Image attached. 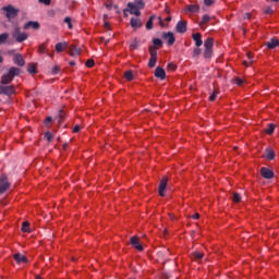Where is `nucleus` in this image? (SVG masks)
Masks as SVG:
<instances>
[{
	"instance_id": "nucleus-39",
	"label": "nucleus",
	"mask_w": 279,
	"mask_h": 279,
	"mask_svg": "<svg viewBox=\"0 0 279 279\" xmlns=\"http://www.w3.org/2000/svg\"><path fill=\"white\" fill-rule=\"evenodd\" d=\"M38 51L40 53H47V46L45 44L40 45Z\"/></svg>"
},
{
	"instance_id": "nucleus-23",
	"label": "nucleus",
	"mask_w": 279,
	"mask_h": 279,
	"mask_svg": "<svg viewBox=\"0 0 279 279\" xmlns=\"http://www.w3.org/2000/svg\"><path fill=\"white\" fill-rule=\"evenodd\" d=\"M186 10H187V12H192V13L199 12V5L198 4H190V5H187Z\"/></svg>"
},
{
	"instance_id": "nucleus-11",
	"label": "nucleus",
	"mask_w": 279,
	"mask_h": 279,
	"mask_svg": "<svg viewBox=\"0 0 279 279\" xmlns=\"http://www.w3.org/2000/svg\"><path fill=\"white\" fill-rule=\"evenodd\" d=\"M167 177H163L159 183V195L160 197H165V191H167Z\"/></svg>"
},
{
	"instance_id": "nucleus-6",
	"label": "nucleus",
	"mask_w": 279,
	"mask_h": 279,
	"mask_svg": "<svg viewBox=\"0 0 279 279\" xmlns=\"http://www.w3.org/2000/svg\"><path fill=\"white\" fill-rule=\"evenodd\" d=\"M128 8L129 10H124V14L125 12H130V14H134V16H141V9H137L136 4L129 2Z\"/></svg>"
},
{
	"instance_id": "nucleus-42",
	"label": "nucleus",
	"mask_w": 279,
	"mask_h": 279,
	"mask_svg": "<svg viewBox=\"0 0 279 279\" xmlns=\"http://www.w3.org/2000/svg\"><path fill=\"white\" fill-rule=\"evenodd\" d=\"M59 71H60V68H59L58 65H54V66L52 68L51 73H52V75H58Z\"/></svg>"
},
{
	"instance_id": "nucleus-14",
	"label": "nucleus",
	"mask_w": 279,
	"mask_h": 279,
	"mask_svg": "<svg viewBox=\"0 0 279 279\" xmlns=\"http://www.w3.org/2000/svg\"><path fill=\"white\" fill-rule=\"evenodd\" d=\"M131 27H133V29H138V28L143 27V23L141 22V19L132 17L131 19Z\"/></svg>"
},
{
	"instance_id": "nucleus-50",
	"label": "nucleus",
	"mask_w": 279,
	"mask_h": 279,
	"mask_svg": "<svg viewBox=\"0 0 279 279\" xmlns=\"http://www.w3.org/2000/svg\"><path fill=\"white\" fill-rule=\"evenodd\" d=\"M244 19L251 20L252 19V14L251 13H245Z\"/></svg>"
},
{
	"instance_id": "nucleus-2",
	"label": "nucleus",
	"mask_w": 279,
	"mask_h": 279,
	"mask_svg": "<svg viewBox=\"0 0 279 279\" xmlns=\"http://www.w3.org/2000/svg\"><path fill=\"white\" fill-rule=\"evenodd\" d=\"M148 51L150 53V59L148 61L149 69H154L156 66V62H158V48L149 47Z\"/></svg>"
},
{
	"instance_id": "nucleus-47",
	"label": "nucleus",
	"mask_w": 279,
	"mask_h": 279,
	"mask_svg": "<svg viewBox=\"0 0 279 279\" xmlns=\"http://www.w3.org/2000/svg\"><path fill=\"white\" fill-rule=\"evenodd\" d=\"M160 27H165V22L162 21V17H158Z\"/></svg>"
},
{
	"instance_id": "nucleus-41",
	"label": "nucleus",
	"mask_w": 279,
	"mask_h": 279,
	"mask_svg": "<svg viewBox=\"0 0 279 279\" xmlns=\"http://www.w3.org/2000/svg\"><path fill=\"white\" fill-rule=\"evenodd\" d=\"M28 73H36V65L35 64H29L28 65Z\"/></svg>"
},
{
	"instance_id": "nucleus-25",
	"label": "nucleus",
	"mask_w": 279,
	"mask_h": 279,
	"mask_svg": "<svg viewBox=\"0 0 279 279\" xmlns=\"http://www.w3.org/2000/svg\"><path fill=\"white\" fill-rule=\"evenodd\" d=\"M156 19V15H153L149 17V20L146 23V29H154V20Z\"/></svg>"
},
{
	"instance_id": "nucleus-57",
	"label": "nucleus",
	"mask_w": 279,
	"mask_h": 279,
	"mask_svg": "<svg viewBox=\"0 0 279 279\" xmlns=\"http://www.w3.org/2000/svg\"><path fill=\"white\" fill-rule=\"evenodd\" d=\"M246 56H247V58L251 59L252 58V52H247Z\"/></svg>"
},
{
	"instance_id": "nucleus-36",
	"label": "nucleus",
	"mask_w": 279,
	"mask_h": 279,
	"mask_svg": "<svg viewBox=\"0 0 279 279\" xmlns=\"http://www.w3.org/2000/svg\"><path fill=\"white\" fill-rule=\"evenodd\" d=\"M85 66H87V69H93V66H95V60L89 59L86 61Z\"/></svg>"
},
{
	"instance_id": "nucleus-24",
	"label": "nucleus",
	"mask_w": 279,
	"mask_h": 279,
	"mask_svg": "<svg viewBox=\"0 0 279 279\" xmlns=\"http://www.w3.org/2000/svg\"><path fill=\"white\" fill-rule=\"evenodd\" d=\"M137 10H143L145 8V2L143 0H135L132 2Z\"/></svg>"
},
{
	"instance_id": "nucleus-7",
	"label": "nucleus",
	"mask_w": 279,
	"mask_h": 279,
	"mask_svg": "<svg viewBox=\"0 0 279 279\" xmlns=\"http://www.w3.org/2000/svg\"><path fill=\"white\" fill-rule=\"evenodd\" d=\"M131 245L137 250V252H143V244L141 243V239L138 236L134 235L131 236Z\"/></svg>"
},
{
	"instance_id": "nucleus-28",
	"label": "nucleus",
	"mask_w": 279,
	"mask_h": 279,
	"mask_svg": "<svg viewBox=\"0 0 279 279\" xmlns=\"http://www.w3.org/2000/svg\"><path fill=\"white\" fill-rule=\"evenodd\" d=\"M10 38V35L8 33H3L0 35V45H5L8 43V39Z\"/></svg>"
},
{
	"instance_id": "nucleus-17",
	"label": "nucleus",
	"mask_w": 279,
	"mask_h": 279,
	"mask_svg": "<svg viewBox=\"0 0 279 279\" xmlns=\"http://www.w3.org/2000/svg\"><path fill=\"white\" fill-rule=\"evenodd\" d=\"M14 260H16V263L21 264V263H27V257H25V255L23 254H19L16 253L14 256H13Z\"/></svg>"
},
{
	"instance_id": "nucleus-26",
	"label": "nucleus",
	"mask_w": 279,
	"mask_h": 279,
	"mask_svg": "<svg viewBox=\"0 0 279 279\" xmlns=\"http://www.w3.org/2000/svg\"><path fill=\"white\" fill-rule=\"evenodd\" d=\"M153 45L150 47H156V49H160V47H162V40L160 38H154L153 39Z\"/></svg>"
},
{
	"instance_id": "nucleus-19",
	"label": "nucleus",
	"mask_w": 279,
	"mask_h": 279,
	"mask_svg": "<svg viewBox=\"0 0 279 279\" xmlns=\"http://www.w3.org/2000/svg\"><path fill=\"white\" fill-rule=\"evenodd\" d=\"M32 27L33 29H38L40 27V24L38 22H27L24 25V29H29Z\"/></svg>"
},
{
	"instance_id": "nucleus-37",
	"label": "nucleus",
	"mask_w": 279,
	"mask_h": 279,
	"mask_svg": "<svg viewBox=\"0 0 279 279\" xmlns=\"http://www.w3.org/2000/svg\"><path fill=\"white\" fill-rule=\"evenodd\" d=\"M45 138H47L48 143H51V141H53V134H51V132H46Z\"/></svg>"
},
{
	"instance_id": "nucleus-56",
	"label": "nucleus",
	"mask_w": 279,
	"mask_h": 279,
	"mask_svg": "<svg viewBox=\"0 0 279 279\" xmlns=\"http://www.w3.org/2000/svg\"><path fill=\"white\" fill-rule=\"evenodd\" d=\"M266 14H271V9L266 10Z\"/></svg>"
},
{
	"instance_id": "nucleus-18",
	"label": "nucleus",
	"mask_w": 279,
	"mask_h": 279,
	"mask_svg": "<svg viewBox=\"0 0 279 279\" xmlns=\"http://www.w3.org/2000/svg\"><path fill=\"white\" fill-rule=\"evenodd\" d=\"M207 23H210V15L205 14V15H203V19L199 23V27H202V29H204L206 27Z\"/></svg>"
},
{
	"instance_id": "nucleus-49",
	"label": "nucleus",
	"mask_w": 279,
	"mask_h": 279,
	"mask_svg": "<svg viewBox=\"0 0 279 279\" xmlns=\"http://www.w3.org/2000/svg\"><path fill=\"white\" fill-rule=\"evenodd\" d=\"M202 53V50L201 49H195L194 50V56H199Z\"/></svg>"
},
{
	"instance_id": "nucleus-45",
	"label": "nucleus",
	"mask_w": 279,
	"mask_h": 279,
	"mask_svg": "<svg viewBox=\"0 0 279 279\" xmlns=\"http://www.w3.org/2000/svg\"><path fill=\"white\" fill-rule=\"evenodd\" d=\"M51 121H53L52 118H51V117H48V118H46V120L44 121V123H45V125H49V123H51Z\"/></svg>"
},
{
	"instance_id": "nucleus-8",
	"label": "nucleus",
	"mask_w": 279,
	"mask_h": 279,
	"mask_svg": "<svg viewBox=\"0 0 279 279\" xmlns=\"http://www.w3.org/2000/svg\"><path fill=\"white\" fill-rule=\"evenodd\" d=\"M15 93L14 86H0V95H14Z\"/></svg>"
},
{
	"instance_id": "nucleus-44",
	"label": "nucleus",
	"mask_w": 279,
	"mask_h": 279,
	"mask_svg": "<svg viewBox=\"0 0 279 279\" xmlns=\"http://www.w3.org/2000/svg\"><path fill=\"white\" fill-rule=\"evenodd\" d=\"M243 78H235V84L238 85V86H242V84H243Z\"/></svg>"
},
{
	"instance_id": "nucleus-61",
	"label": "nucleus",
	"mask_w": 279,
	"mask_h": 279,
	"mask_svg": "<svg viewBox=\"0 0 279 279\" xmlns=\"http://www.w3.org/2000/svg\"><path fill=\"white\" fill-rule=\"evenodd\" d=\"M166 12L169 14V11H167V9H166Z\"/></svg>"
},
{
	"instance_id": "nucleus-5",
	"label": "nucleus",
	"mask_w": 279,
	"mask_h": 279,
	"mask_svg": "<svg viewBox=\"0 0 279 279\" xmlns=\"http://www.w3.org/2000/svg\"><path fill=\"white\" fill-rule=\"evenodd\" d=\"M13 38H15L16 43H23L27 40L28 36L26 33H22L19 28H16L13 33Z\"/></svg>"
},
{
	"instance_id": "nucleus-46",
	"label": "nucleus",
	"mask_w": 279,
	"mask_h": 279,
	"mask_svg": "<svg viewBox=\"0 0 279 279\" xmlns=\"http://www.w3.org/2000/svg\"><path fill=\"white\" fill-rule=\"evenodd\" d=\"M205 5H213L215 3V0H204Z\"/></svg>"
},
{
	"instance_id": "nucleus-38",
	"label": "nucleus",
	"mask_w": 279,
	"mask_h": 279,
	"mask_svg": "<svg viewBox=\"0 0 279 279\" xmlns=\"http://www.w3.org/2000/svg\"><path fill=\"white\" fill-rule=\"evenodd\" d=\"M194 258L196 260H202V258H204V253L195 252L194 253Z\"/></svg>"
},
{
	"instance_id": "nucleus-54",
	"label": "nucleus",
	"mask_w": 279,
	"mask_h": 279,
	"mask_svg": "<svg viewBox=\"0 0 279 279\" xmlns=\"http://www.w3.org/2000/svg\"><path fill=\"white\" fill-rule=\"evenodd\" d=\"M167 23L171 22V16L166 17Z\"/></svg>"
},
{
	"instance_id": "nucleus-21",
	"label": "nucleus",
	"mask_w": 279,
	"mask_h": 279,
	"mask_svg": "<svg viewBox=\"0 0 279 279\" xmlns=\"http://www.w3.org/2000/svg\"><path fill=\"white\" fill-rule=\"evenodd\" d=\"M81 51L80 48H77V46L75 45H71L70 46V56L75 57V56H80Z\"/></svg>"
},
{
	"instance_id": "nucleus-59",
	"label": "nucleus",
	"mask_w": 279,
	"mask_h": 279,
	"mask_svg": "<svg viewBox=\"0 0 279 279\" xmlns=\"http://www.w3.org/2000/svg\"><path fill=\"white\" fill-rule=\"evenodd\" d=\"M272 2H275V3H278L279 2V0H271Z\"/></svg>"
},
{
	"instance_id": "nucleus-32",
	"label": "nucleus",
	"mask_w": 279,
	"mask_h": 279,
	"mask_svg": "<svg viewBox=\"0 0 279 279\" xmlns=\"http://www.w3.org/2000/svg\"><path fill=\"white\" fill-rule=\"evenodd\" d=\"M204 58H213V48H205Z\"/></svg>"
},
{
	"instance_id": "nucleus-16",
	"label": "nucleus",
	"mask_w": 279,
	"mask_h": 279,
	"mask_svg": "<svg viewBox=\"0 0 279 279\" xmlns=\"http://www.w3.org/2000/svg\"><path fill=\"white\" fill-rule=\"evenodd\" d=\"M177 32H178V34H184L186 32V22H184V21L178 22Z\"/></svg>"
},
{
	"instance_id": "nucleus-30",
	"label": "nucleus",
	"mask_w": 279,
	"mask_h": 279,
	"mask_svg": "<svg viewBox=\"0 0 279 279\" xmlns=\"http://www.w3.org/2000/svg\"><path fill=\"white\" fill-rule=\"evenodd\" d=\"M275 130H276V125L269 124L268 128L265 130V133L271 135L274 134Z\"/></svg>"
},
{
	"instance_id": "nucleus-13",
	"label": "nucleus",
	"mask_w": 279,
	"mask_h": 279,
	"mask_svg": "<svg viewBox=\"0 0 279 279\" xmlns=\"http://www.w3.org/2000/svg\"><path fill=\"white\" fill-rule=\"evenodd\" d=\"M192 38H193L196 47H202V45H204V41L202 40V34L201 33L192 34Z\"/></svg>"
},
{
	"instance_id": "nucleus-31",
	"label": "nucleus",
	"mask_w": 279,
	"mask_h": 279,
	"mask_svg": "<svg viewBox=\"0 0 279 279\" xmlns=\"http://www.w3.org/2000/svg\"><path fill=\"white\" fill-rule=\"evenodd\" d=\"M266 158H267L268 160H274V158H276V154L274 153V150L268 149V150L266 151Z\"/></svg>"
},
{
	"instance_id": "nucleus-20",
	"label": "nucleus",
	"mask_w": 279,
	"mask_h": 279,
	"mask_svg": "<svg viewBox=\"0 0 279 279\" xmlns=\"http://www.w3.org/2000/svg\"><path fill=\"white\" fill-rule=\"evenodd\" d=\"M14 63L17 64L19 66H25V60L23 59V56L16 54L14 57Z\"/></svg>"
},
{
	"instance_id": "nucleus-33",
	"label": "nucleus",
	"mask_w": 279,
	"mask_h": 279,
	"mask_svg": "<svg viewBox=\"0 0 279 279\" xmlns=\"http://www.w3.org/2000/svg\"><path fill=\"white\" fill-rule=\"evenodd\" d=\"M22 232H29V222L24 221L22 223Z\"/></svg>"
},
{
	"instance_id": "nucleus-40",
	"label": "nucleus",
	"mask_w": 279,
	"mask_h": 279,
	"mask_svg": "<svg viewBox=\"0 0 279 279\" xmlns=\"http://www.w3.org/2000/svg\"><path fill=\"white\" fill-rule=\"evenodd\" d=\"M219 95L218 92H214L210 96H209V101H215V99H217V96Z\"/></svg>"
},
{
	"instance_id": "nucleus-12",
	"label": "nucleus",
	"mask_w": 279,
	"mask_h": 279,
	"mask_svg": "<svg viewBox=\"0 0 279 279\" xmlns=\"http://www.w3.org/2000/svg\"><path fill=\"white\" fill-rule=\"evenodd\" d=\"M163 38L167 40L169 47L175 44V36L171 32L163 33Z\"/></svg>"
},
{
	"instance_id": "nucleus-1",
	"label": "nucleus",
	"mask_w": 279,
	"mask_h": 279,
	"mask_svg": "<svg viewBox=\"0 0 279 279\" xmlns=\"http://www.w3.org/2000/svg\"><path fill=\"white\" fill-rule=\"evenodd\" d=\"M16 75H21V69L11 68L9 72L2 76L1 84H10Z\"/></svg>"
},
{
	"instance_id": "nucleus-48",
	"label": "nucleus",
	"mask_w": 279,
	"mask_h": 279,
	"mask_svg": "<svg viewBox=\"0 0 279 279\" xmlns=\"http://www.w3.org/2000/svg\"><path fill=\"white\" fill-rule=\"evenodd\" d=\"M80 130H81L80 125L76 124V125L74 126V129H73V132H74V133H77V132H80Z\"/></svg>"
},
{
	"instance_id": "nucleus-29",
	"label": "nucleus",
	"mask_w": 279,
	"mask_h": 279,
	"mask_svg": "<svg viewBox=\"0 0 279 279\" xmlns=\"http://www.w3.org/2000/svg\"><path fill=\"white\" fill-rule=\"evenodd\" d=\"M214 46V39L213 38H207L204 43L205 49H213Z\"/></svg>"
},
{
	"instance_id": "nucleus-34",
	"label": "nucleus",
	"mask_w": 279,
	"mask_h": 279,
	"mask_svg": "<svg viewBox=\"0 0 279 279\" xmlns=\"http://www.w3.org/2000/svg\"><path fill=\"white\" fill-rule=\"evenodd\" d=\"M64 23L68 25L69 29H73V23H72L71 17H69V16L65 17Z\"/></svg>"
},
{
	"instance_id": "nucleus-43",
	"label": "nucleus",
	"mask_w": 279,
	"mask_h": 279,
	"mask_svg": "<svg viewBox=\"0 0 279 279\" xmlns=\"http://www.w3.org/2000/svg\"><path fill=\"white\" fill-rule=\"evenodd\" d=\"M39 3H44V5H51V0H38Z\"/></svg>"
},
{
	"instance_id": "nucleus-55",
	"label": "nucleus",
	"mask_w": 279,
	"mask_h": 279,
	"mask_svg": "<svg viewBox=\"0 0 279 279\" xmlns=\"http://www.w3.org/2000/svg\"><path fill=\"white\" fill-rule=\"evenodd\" d=\"M244 66H250V63L247 61L243 62Z\"/></svg>"
},
{
	"instance_id": "nucleus-51",
	"label": "nucleus",
	"mask_w": 279,
	"mask_h": 279,
	"mask_svg": "<svg viewBox=\"0 0 279 279\" xmlns=\"http://www.w3.org/2000/svg\"><path fill=\"white\" fill-rule=\"evenodd\" d=\"M168 66H169V69H173V71H175V64L169 63Z\"/></svg>"
},
{
	"instance_id": "nucleus-35",
	"label": "nucleus",
	"mask_w": 279,
	"mask_h": 279,
	"mask_svg": "<svg viewBox=\"0 0 279 279\" xmlns=\"http://www.w3.org/2000/svg\"><path fill=\"white\" fill-rule=\"evenodd\" d=\"M232 199H233L234 204L241 203V194L234 193Z\"/></svg>"
},
{
	"instance_id": "nucleus-22",
	"label": "nucleus",
	"mask_w": 279,
	"mask_h": 279,
	"mask_svg": "<svg viewBox=\"0 0 279 279\" xmlns=\"http://www.w3.org/2000/svg\"><path fill=\"white\" fill-rule=\"evenodd\" d=\"M266 45H267L268 49H276V47H278V45H279V40L276 38H272Z\"/></svg>"
},
{
	"instance_id": "nucleus-53",
	"label": "nucleus",
	"mask_w": 279,
	"mask_h": 279,
	"mask_svg": "<svg viewBox=\"0 0 279 279\" xmlns=\"http://www.w3.org/2000/svg\"><path fill=\"white\" fill-rule=\"evenodd\" d=\"M105 27H106L107 29H110V23L106 22V23H105Z\"/></svg>"
},
{
	"instance_id": "nucleus-60",
	"label": "nucleus",
	"mask_w": 279,
	"mask_h": 279,
	"mask_svg": "<svg viewBox=\"0 0 279 279\" xmlns=\"http://www.w3.org/2000/svg\"><path fill=\"white\" fill-rule=\"evenodd\" d=\"M70 64L73 66V65H75V62H71Z\"/></svg>"
},
{
	"instance_id": "nucleus-15",
	"label": "nucleus",
	"mask_w": 279,
	"mask_h": 279,
	"mask_svg": "<svg viewBox=\"0 0 279 279\" xmlns=\"http://www.w3.org/2000/svg\"><path fill=\"white\" fill-rule=\"evenodd\" d=\"M68 47H69V43L63 41V43H58L54 46V49H56L57 53H62V51H64Z\"/></svg>"
},
{
	"instance_id": "nucleus-27",
	"label": "nucleus",
	"mask_w": 279,
	"mask_h": 279,
	"mask_svg": "<svg viewBox=\"0 0 279 279\" xmlns=\"http://www.w3.org/2000/svg\"><path fill=\"white\" fill-rule=\"evenodd\" d=\"M124 77L128 82H132L134 80V72L132 70L124 72Z\"/></svg>"
},
{
	"instance_id": "nucleus-52",
	"label": "nucleus",
	"mask_w": 279,
	"mask_h": 279,
	"mask_svg": "<svg viewBox=\"0 0 279 279\" xmlns=\"http://www.w3.org/2000/svg\"><path fill=\"white\" fill-rule=\"evenodd\" d=\"M192 219H199V214H194V215L192 216Z\"/></svg>"
},
{
	"instance_id": "nucleus-9",
	"label": "nucleus",
	"mask_w": 279,
	"mask_h": 279,
	"mask_svg": "<svg viewBox=\"0 0 279 279\" xmlns=\"http://www.w3.org/2000/svg\"><path fill=\"white\" fill-rule=\"evenodd\" d=\"M260 175L264 177L266 180H271L274 178V170L263 167L260 169Z\"/></svg>"
},
{
	"instance_id": "nucleus-10",
	"label": "nucleus",
	"mask_w": 279,
	"mask_h": 279,
	"mask_svg": "<svg viewBox=\"0 0 279 279\" xmlns=\"http://www.w3.org/2000/svg\"><path fill=\"white\" fill-rule=\"evenodd\" d=\"M155 77L158 80L165 81L167 78V72H165V69L158 66L155 70Z\"/></svg>"
},
{
	"instance_id": "nucleus-4",
	"label": "nucleus",
	"mask_w": 279,
	"mask_h": 279,
	"mask_svg": "<svg viewBox=\"0 0 279 279\" xmlns=\"http://www.w3.org/2000/svg\"><path fill=\"white\" fill-rule=\"evenodd\" d=\"M2 12H5L7 19H14L19 14V10L14 9L12 5L3 7Z\"/></svg>"
},
{
	"instance_id": "nucleus-58",
	"label": "nucleus",
	"mask_w": 279,
	"mask_h": 279,
	"mask_svg": "<svg viewBox=\"0 0 279 279\" xmlns=\"http://www.w3.org/2000/svg\"><path fill=\"white\" fill-rule=\"evenodd\" d=\"M3 62V57L0 54V64Z\"/></svg>"
},
{
	"instance_id": "nucleus-3",
	"label": "nucleus",
	"mask_w": 279,
	"mask_h": 279,
	"mask_svg": "<svg viewBox=\"0 0 279 279\" xmlns=\"http://www.w3.org/2000/svg\"><path fill=\"white\" fill-rule=\"evenodd\" d=\"M8 189H10V181H8V177L5 174H2L0 175V195H3Z\"/></svg>"
}]
</instances>
